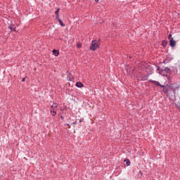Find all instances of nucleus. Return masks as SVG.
Segmentation results:
<instances>
[{"instance_id": "1", "label": "nucleus", "mask_w": 180, "mask_h": 180, "mask_svg": "<svg viewBox=\"0 0 180 180\" xmlns=\"http://www.w3.org/2000/svg\"><path fill=\"white\" fill-rule=\"evenodd\" d=\"M96 49H99V43L96 42V41L94 40L91 41V45L90 46V50L92 51H95Z\"/></svg>"}, {"instance_id": "2", "label": "nucleus", "mask_w": 180, "mask_h": 180, "mask_svg": "<svg viewBox=\"0 0 180 180\" xmlns=\"http://www.w3.org/2000/svg\"><path fill=\"white\" fill-rule=\"evenodd\" d=\"M151 82L155 84V85H157L158 86H160V88H163L164 91H167V87L157 81L152 80Z\"/></svg>"}, {"instance_id": "3", "label": "nucleus", "mask_w": 180, "mask_h": 180, "mask_svg": "<svg viewBox=\"0 0 180 180\" xmlns=\"http://www.w3.org/2000/svg\"><path fill=\"white\" fill-rule=\"evenodd\" d=\"M169 44L171 46V47H175V46L176 45V41H175V40H174V38H172L170 39V41H169Z\"/></svg>"}, {"instance_id": "4", "label": "nucleus", "mask_w": 180, "mask_h": 180, "mask_svg": "<svg viewBox=\"0 0 180 180\" xmlns=\"http://www.w3.org/2000/svg\"><path fill=\"white\" fill-rule=\"evenodd\" d=\"M53 56H55L56 57H58V56H60V52L56 49H54L53 51H52Z\"/></svg>"}, {"instance_id": "5", "label": "nucleus", "mask_w": 180, "mask_h": 180, "mask_svg": "<svg viewBox=\"0 0 180 180\" xmlns=\"http://www.w3.org/2000/svg\"><path fill=\"white\" fill-rule=\"evenodd\" d=\"M57 106H58V105L57 103H53L51 105V108L52 110H56V109H57Z\"/></svg>"}, {"instance_id": "6", "label": "nucleus", "mask_w": 180, "mask_h": 180, "mask_svg": "<svg viewBox=\"0 0 180 180\" xmlns=\"http://www.w3.org/2000/svg\"><path fill=\"white\" fill-rule=\"evenodd\" d=\"M76 86H77V88H82V86H84V84L82 82H77L76 83Z\"/></svg>"}, {"instance_id": "7", "label": "nucleus", "mask_w": 180, "mask_h": 180, "mask_svg": "<svg viewBox=\"0 0 180 180\" xmlns=\"http://www.w3.org/2000/svg\"><path fill=\"white\" fill-rule=\"evenodd\" d=\"M51 113L52 114V116H56V115H57L56 110H51Z\"/></svg>"}, {"instance_id": "8", "label": "nucleus", "mask_w": 180, "mask_h": 180, "mask_svg": "<svg viewBox=\"0 0 180 180\" xmlns=\"http://www.w3.org/2000/svg\"><path fill=\"white\" fill-rule=\"evenodd\" d=\"M124 162H126L127 165L129 167L131 164L130 160L129 159H125Z\"/></svg>"}, {"instance_id": "9", "label": "nucleus", "mask_w": 180, "mask_h": 180, "mask_svg": "<svg viewBox=\"0 0 180 180\" xmlns=\"http://www.w3.org/2000/svg\"><path fill=\"white\" fill-rule=\"evenodd\" d=\"M9 29H10L11 30H13L14 32H16V28H15V27H13V25H11L9 26Z\"/></svg>"}, {"instance_id": "10", "label": "nucleus", "mask_w": 180, "mask_h": 180, "mask_svg": "<svg viewBox=\"0 0 180 180\" xmlns=\"http://www.w3.org/2000/svg\"><path fill=\"white\" fill-rule=\"evenodd\" d=\"M59 23L60 25V26H62V27H64V26H65V24L63 22V20H59Z\"/></svg>"}, {"instance_id": "11", "label": "nucleus", "mask_w": 180, "mask_h": 180, "mask_svg": "<svg viewBox=\"0 0 180 180\" xmlns=\"http://www.w3.org/2000/svg\"><path fill=\"white\" fill-rule=\"evenodd\" d=\"M76 46H77V49H81V47H82V44L81 43H79V42L77 43L76 44Z\"/></svg>"}, {"instance_id": "12", "label": "nucleus", "mask_w": 180, "mask_h": 180, "mask_svg": "<svg viewBox=\"0 0 180 180\" xmlns=\"http://www.w3.org/2000/svg\"><path fill=\"white\" fill-rule=\"evenodd\" d=\"M58 12H60V8H58V9L56 11V12H55V15H56V16H59Z\"/></svg>"}, {"instance_id": "13", "label": "nucleus", "mask_w": 180, "mask_h": 180, "mask_svg": "<svg viewBox=\"0 0 180 180\" xmlns=\"http://www.w3.org/2000/svg\"><path fill=\"white\" fill-rule=\"evenodd\" d=\"M56 19L58 22H60V20H61V19L60 18V15H56Z\"/></svg>"}, {"instance_id": "14", "label": "nucleus", "mask_w": 180, "mask_h": 180, "mask_svg": "<svg viewBox=\"0 0 180 180\" xmlns=\"http://www.w3.org/2000/svg\"><path fill=\"white\" fill-rule=\"evenodd\" d=\"M56 19L58 22H60V20H61V19L60 18V15H56Z\"/></svg>"}, {"instance_id": "15", "label": "nucleus", "mask_w": 180, "mask_h": 180, "mask_svg": "<svg viewBox=\"0 0 180 180\" xmlns=\"http://www.w3.org/2000/svg\"><path fill=\"white\" fill-rule=\"evenodd\" d=\"M172 37V35L171 34H169V37H168V39H169V40H171Z\"/></svg>"}, {"instance_id": "16", "label": "nucleus", "mask_w": 180, "mask_h": 180, "mask_svg": "<svg viewBox=\"0 0 180 180\" xmlns=\"http://www.w3.org/2000/svg\"><path fill=\"white\" fill-rule=\"evenodd\" d=\"M25 79H26V78H23V79H22V82H25Z\"/></svg>"}, {"instance_id": "17", "label": "nucleus", "mask_w": 180, "mask_h": 180, "mask_svg": "<svg viewBox=\"0 0 180 180\" xmlns=\"http://www.w3.org/2000/svg\"><path fill=\"white\" fill-rule=\"evenodd\" d=\"M95 1H96V2H98V1H99V0H95Z\"/></svg>"}]
</instances>
